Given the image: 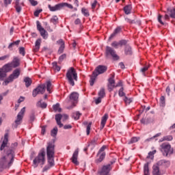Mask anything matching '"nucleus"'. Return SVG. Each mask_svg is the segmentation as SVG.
<instances>
[{"mask_svg":"<svg viewBox=\"0 0 175 175\" xmlns=\"http://www.w3.org/2000/svg\"><path fill=\"white\" fill-rule=\"evenodd\" d=\"M19 53L24 57L25 55V47H21L19 48Z\"/></svg>","mask_w":175,"mask_h":175,"instance_id":"13d9d810","label":"nucleus"},{"mask_svg":"<svg viewBox=\"0 0 175 175\" xmlns=\"http://www.w3.org/2000/svg\"><path fill=\"white\" fill-rule=\"evenodd\" d=\"M78 99L79 94H77V92H72L70 95V100H71V102H77Z\"/></svg>","mask_w":175,"mask_h":175,"instance_id":"cd10ccee","label":"nucleus"},{"mask_svg":"<svg viewBox=\"0 0 175 175\" xmlns=\"http://www.w3.org/2000/svg\"><path fill=\"white\" fill-rule=\"evenodd\" d=\"M48 158V163L50 166H54V156L47 157Z\"/></svg>","mask_w":175,"mask_h":175,"instance_id":"58836bf2","label":"nucleus"},{"mask_svg":"<svg viewBox=\"0 0 175 175\" xmlns=\"http://www.w3.org/2000/svg\"><path fill=\"white\" fill-rule=\"evenodd\" d=\"M132 11V5H127L124 8V12L125 14H131Z\"/></svg>","mask_w":175,"mask_h":175,"instance_id":"2f4dec72","label":"nucleus"},{"mask_svg":"<svg viewBox=\"0 0 175 175\" xmlns=\"http://www.w3.org/2000/svg\"><path fill=\"white\" fill-rule=\"evenodd\" d=\"M45 157L46 152L44 150H42L38 153V156L33 161V167H36L37 166H39V165H41V167H43V165L46 163Z\"/></svg>","mask_w":175,"mask_h":175,"instance_id":"20e7f679","label":"nucleus"},{"mask_svg":"<svg viewBox=\"0 0 175 175\" xmlns=\"http://www.w3.org/2000/svg\"><path fill=\"white\" fill-rule=\"evenodd\" d=\"M79 157V148H77L73 154H72V157L71 158L72 159V162L73 163H75V165H79V161H77V158Z\"/></svg>","mask_w":175,"mask_h":175,"instance_id":"f3484780","label":"nucleus"},{"mask_svg":"<svg viewBox=\"0 0 175 175\" xmlns=\"http://www.w3.org/2000/svg\"><path fill=\"white\" fill-rule=\"evenodd\" d=\"M42 12V10H38L34 12V16L35 17H38L39 16V14H40Z\"/></svg>","mask_w":175,"mask_h":175,"instance_id":"338daca9","label":"nucleus"},{"mask_svg":"<svg viewBox=\"0 0 175 175\" xmlns=\"http://www.w3.org/2000/svg\"><path fill=\"white\" fill-rule=\"evenodd\" d=\"M107 70V66L99 65L98 66L95 70L92 72V75L90 77V83L92 87L95 83V80H96V77L99 76V75H103Z\"/></svg>","mask_w":175,"mask_h":175,"instance_id":"f03ea898","label":"nucleus"},{"mask_svg":"<svg viewBox=\"0 0 175 175\" xmlns=\"http://www.w3.org/2000/svg\"><path fill=\"white\" fill-rule=\"evenodd\" d=\"M48 8L50 12H58V10H62L64 8H68V9H73V5L69 4L68 3H60L56 4L54 6H51V5H48Z\"/></svg>","mask_w":175,"mask_h":175,"instance_id":"39448f33","label":"nucleus"},{"mask_svg":"<svg viewBox=\"0 0 175 175\" xmlns=\"http://www.w3.org/2000/svg\"><path fill=\"white\" fill-rule=\"evenodd\" d=\"M53 68L56 72H59L61 70V67L58 66L56 62L52 63Z\"/></svg>","mask_w":175,"mask_h":175,"instance_id":"ea45409f","label":"nucleus"},{"mask_svg":"<svg viewBox=\"0 0 175 175\" xmlns=\"http://www.w3.org/2000/svg\"><path fill=\"white\" fill-rule=\"evenodd\" d=\"M170 91H174L175 92V85L171 84L168 85L165 90V92L167 93L168 96H170Z\"/></svg>","mask_w":175,"mask_h":175,"instance_id":"c85d7f7f","label":"nucleus"},{"mask_svg":"<svg viewBox=\"0 0 175 175\" xmlns=\"http://www.w3.org/2000/svg\"><path fill=\"white\" fill-rule=\"evenodd\" d=\"M155 152H157V150L149 152L148 155L147 156V158H150V159H152V158H154V154H155Z\"/></svg>","mask_w":175,"mask_h":175,"instance_id":"6e6d98bb","label":"nucleus"},{"mask_svg":"<svg viewBox=\"0 0 175 175\" xmlns=\"http://www.w3.org/2000/svg\"><path fill=\"white\" fill-rule=\"evenodd\" d=\"M1 69L6 74L8 72H10L12 69H13V67L10 63H8L7 64L4 65Z\"/></svg>","mask_w":175,"mask_h":175,"instance_id":"393cba45","label":"nucleus"},{"mask_svg":"<svg viewBox=\"0 0 175 175\" xmlns=\"http://www.w3.org/2000/svg\"><path fill=\"white\" fill-rule=\"evenodd\" d=\"M164 16V20L170 21L171 18H175V8H167V12H165Z\"/></svg>","mask_w":175,"mask_h":175,"instance_id":"f8f14e48","label":"nucleus"},{"mask_svg":"<svg viewBox=\"0 0 175 175\" xmlns=\"http://www.w3.org/2000/svg\"><path fill=\"white\" fill-rule=\"evenodd\" d=\"M8 137H9V134L5 133L4 135V139H3V143L0 148L1 151H2L3 150V148H5L6 147V146L8 144V142H9Z\"/></svg>","mask_w":175,"mask_h":175,"instance_id":"4be33fe9","label":"nucleus"},{"mask_svg":"<svg viewBox=\"0 0 175 175\" xmlns=\"http://www.w3.org/2000/svg\"><path fill=\"white\" fill-rule=\"evenodd\" d=\"M40 94V93L38 92V89L36 88V89H34V90H33L32 96H33V98H35V97L37 96L38 94Z\"/></svg>","mask_w":175,"mask_h":175,"instance_id":"052dcab7","label":"nucleus"},{"mask_svg":"<svg viewBox=\"0 0 175 175\" xmlns=\"http://www.w3.org/2000/svg\"><path fill=\"white\" fill-rule=\"evenodd\" d=\"M57 43L60 44L57 54H62V53H64V50H65V42H64V40L60 39L57 41Z\"/></svg>","mask_w":175,"mask_h":175,"instance_id":"dca6fc26","label":"nucleus"},{"mask_svg":"<svg viewBox=\"0 0 175 175\" xmlns=\"http://www.w3.org/2000/svg\"><path fill=\"white\" fill-rule=\"evenodd\" d=\"M51 136H53V137H55V136H57V133H58V128L55 127L51 132Z\"/></svg>","mask_w":175,"mask_h":175,"instance_id":"49530a36","label":"nucleus"},{"mask_svg":"<svg viewBox=\"0 0 175 175\" xmlns=\"http://www.w3.org/2000/svg\"><path fill=\"white\" fill-rule=\"evenodd\" d=\"M31 5H32V6H36V5H38V2L35 0H29Z\"/></svg>","mask_w":175,"mask_h":175,"instance_id":"69168bd1","label":"nucleus"},{"mask_svg":"<svg viewBox=\"0 0 175 175\" xmlns=\"http://www.w3.org/2000/svg\"><path fill=\"white\" fill-rule=\"evenodd\" d=\"M124 46V55H132L133 54V51H132V47L131 46V45L126 44Z\"/></svg>","mask_w":175,"mask_h":175,"instance_id":"a211bd4d","label":"nucleus"},{"mask_svg":"<svg viewBox=\"0 0 175 175\" xmlns=\"http://www.w3.org/2000/svg\"><path fill=\"white\" fill-rule=\"evenodd\" d=\"M65 58H66V54H63V55H60L59 57V62H62L64 61V59H65Z\"/></svg>","mask_w":175,"mask_h":175,"instance_id":"e2e57ef3","label":"nucleus"},{"mask_svg":"<svg viewBox=\"0 0 175 175\" xmlns=\"http://www.w3.org/2000/svg\"><path fill=\"white\" fill-rule=\"evenodd\" d=\"M54 144L49 142L48 143V146L46 147V156L47 157H54V154H55V151Z\"/></svg>","mask_w":175,"mask_h":175,"instance_id":"4468645a","label":"nucleus"},{"mask_svg":"<svg viewBox=\"0 0 175 175\" xmlns=\"http://www.w3.org/2000/svg\"><path fill=\"white\" fill-rule=\"evenodd\" d=\"M50 21H51V23H52V24H54V25H57V24H58V21H59L58 16H57V15L52 16Z\"/></svg>","mask_w":175,"mask_h":175,"instance_id":"473e14b6","label":"nucleus"},{"mask_svg":"<svg viewBox=\"0 0 175 175\" xmlns=\"http://www.w3.org/2000/svg\"><path fill=\"white\" fill-rule=\"evenodd\" d=\"M124 102L126 103V105H131L132 103V98H129L127 96H124L123 99Z\"/></svg>","mask_w":175,"mask_h":175,"instance_id":"a18cd8bd","label":"nucleus"},{"mask_svg":"<svg viewBox=\"0 0 175 175\" xmlns=\"http://www.w3.org/2000/svg\"><path fill=\"white\" fill-rule=\"evenodd\" d=\"M53 109L55 111H58V113H61L62 111L61 107H59V103H56L53 105Z\"/></svg>","mask_w":175,"mask_h":175,"instance_id":"a19ab883","label":"nucleus"},{"mask_svg":"<svg viewBox=\"0 0 175 175\" xmlns=\"http://www.w3.org/2000/svg\"><path fill=\"white\" fill-rule=\"evenodd\" d=\"M46 90L49 92V94H51V89L53 88V85H51V82L48 81L46 84H42L38 85L36 89L38 90V92L43 95L46 92Z\"/></svg>","mask_w":175,"mask_h":175,"instance_id":"0eeeda50","label":"nucleus"},{"mask_svg":"<svg viewBox=\"0 0 175 175\" xmlns=\"http://www.w3.org/2000/svg\"><path fill=\"white\" fill-rule=\"evenodd\" d=\"M165 96H162L160 98V106H161L162 107H164L165 106Z\"/></svg>","mask_w":175,"mask_h":175,"instance_id":"864d4df0","label":"nucleus"},{"mask_svg":"<svg viewBox=\"0 0 175 175\" xmlns=\"http://www.w3.org/2000/svg\"><path fill=\"white\" fill-rule=\"evenodd\" d=\"M97 159L95 160L96 163H100L106 157V153H97L96 154Z\"/></svg>","mask_w":175,"mask_h":175,"instance_id":"6ab92c4d","label":"nucleus"},{"mask_svg":"<svg viewBox=\"0 0 175 175\" xmlns=\"http://www.w3.org/2000/svg\"><path fill=\"white\" fill-rule=\"evenodd\" d=\"M105 150H106V146H102L100 150H98V154H106V152H105Z\"/></svg>","mask_w":175,"mask_h":175,"instance_id":"bf43d9fd","label":"nucleus"},{"mask_svg":"<svg viewBox=\"0 0 175 175\" xmlns=\"http://www.w3.org/2000/svg\"><path fill=\"white\" fill-rule=\"evenodd\" d=\"M37 107H41V109H46L47 107V103H42V100H40L37 103Z\"/></svg>","mask_w":175,"mask_h":175,"instance_id":"f704fd0d","label":"nucleus"},{"mask_svg":"<svg viewBox=\"0 0 175 175\" xmlns=\"http://www.w3.org/2000/svg\"><path fill=\"white\" fill-rule=\"evenodd\" d=\"M161 151L164 157H167V155H172L173 154V148L170 144L163 143L161 145Z\"/></svg>","mask_w":175,"mask_h":175,"instance_id":"6e6552de","label":"nucleus"},{"mask_svg":"<svg viewBox=\"0 0 175 175\" xmlns=\"http://www.w3.org/2000/svg\"><path fill=\"white\" fill-rule=\"evenodd\" d=\"M4 77H6V74L2 68H0V80H3Z\"/></svg>","mask_w":175,"mask_h":175,"instance_id":"3c124183","label":"nucleus"},{"mask_svg":"<svg viewBox=\"0 0 175 175\" xmlns=\"http://www.w3.org/2000/svg\"><path fill=\"white\" fill-rule=\"evenodd\" d=\"M25 113V107L21 109V111L17 115V118L15 120V128H17L18 125H20L21 124V121H23V118L24 117V114Z\"/></svg>","mask_w":175,"mask_h":175,"instance_id":"ddd939ff","label":"nucleus"},{"mask_svg":"<svg viewBox=\"0 0 175 175\" xmlns=\"http://www.w3.org/2000/svg\"><path fill=\"white\" fill-rule=\"evenodd\" d=\"M102 102V97H98L97 99L95 100L96 105H99Z\"/></svg>","mask_w":175,"mask_h":175,"instance_id":"774afa93","label":"nucleus"},{"mask_svg":"<svg viewBox=\"0 0 175 175\" xmlns=\"http://www.w3.org/2000/svg\"><path fill=\"white\" fill-rule=\"evenodd\" d=\"M36 25H37V29L39 31L42 38L43 39H47L49 38V33H47V31L42 27V25H40V22L39 21H36Z\"/></svg>","mask_w":175,"mask_h":175,"instance_id":"9b49d317","label":"nucleus"},{"mask_svg":"<svg viewBox=\"0 0 175 175\" xmlns=\"http://www.w3.org/2000/svg\"><path fill=\"white\" fill-rule=\"evenodd\" d=\"M152 169L153 175H161V172L159 171V167H158V165H153Z\"/></svg>","mask_w":175,"mask_h":175,"instance_id":"7c9ffc66","label":"nucleus"},{"mask_svg":"<svg viewBox=\"0 0 175 175\" xmlns=\"http://www.w3.org/2000/svg\"><path fill=\"white\" fill-rule=\"evenodd\" d=\"M66 77L70 85L74 87L75 81H77V72L73 67H70L66 74Z\"/></svg>","mask_w":175,"mask_h":175,"instance_id":"7ed1b4c3","label":"nucleus"},{"mask_svg":"<svg viewBox=\"0 0 175 175\" xmlns=\"http://www.w3.org/2000/svg\"><path fill=\"white\" fill-rule=\"evenodd\" d=\"M18 44H20V40H16L14 42L10 43L8 46V49H9V50H12L13 46H18Z\"/></svg>","mask_w":175,"mask_h":175,"instance_id":"c9c22d12","label":"nucleus"},{"mask_svg":"<svg viewBox=\"0 0 175 175\" xmlns=\"http://www.w3.org/2000/svg\"><path fill=\"white\" fill-rule=\"evenodd\" d=\"M96 5H98V1L94 0L92 3V9H95V8H96Z\"/></svg>","mask_w":175,"mask_h":175,"instance_id":"0e129e2a","label":"nucleus"},{"mask_svg":"<svg viewBox=\"0 0 175 175\" xmlns=\"http://www.w3.org/2000/svg\"><path fill=\"white\" fill-rule=\"evenodd\" d=\"M98 96L100 98H105L106 96V93L105 92V88H101L98 92Z\"/></svg>","mask_w":175,"mask_h":175,"instance_id":"79ce46f5","label":"nucleus"},{"mask_svg":"<svg viewBox=\"0 0 175 175\" xmlns=\"http://www.w3.org/2000/svg\"><path fill=\"white\" fill-rule=\"evenodd\" d=\"M122 29L121 28V27H118L117 28L115 29L113 33H112L109 37V39H113V38H114V36H116V35L120 33V32H121V30Z\"/></svg>","mask_w":175,"mask_h":175,"instance_id":"c756f323","label":"nucleus"},{"mask_svg":"<svg viewBox=\"0 0 175 175\" xmlns=\"http://www.w3.org/2000/svg\"><path fill=\"white\" fill-rule=\"evenodd\" d=\"M21 5H23L24 3L22 2L20 3V0H15V9L17 13L21 12Z\"/></svg>","mask_w":175,"mask_h":175,"instance_id":"b1692460","label":"nucleus"},{"mask_svg":"<svg viewBox=\"0 0 175 175\" xmlns=\"http://www.w3.org/2000/svg\"><path fill=\"white\" fill-rule=\"evenodd\" d=\"M10 58V55H5L0 57V61H6V59H9Z\"/></svg>","mask_w":175,"mask_h":175,"instance_id":"5fc2aeb1","label":"nucleus"},{"mask_svg":"<svg viewBox=\"0 0 175 175\" xmlns=\"http://www.w3.org/2000/svg\"><path fill=\"white\" fill-rule=\"evenodd\" d=\"M12 68H17L20 66V59L17 57H14L12 62L10 63Z\"/></svg>","mask_w":175,"mask_h":175,"instance_id":"412c9836","label":"nucleus"},{"mask_svg":"<svg viewBox=\"0 0 175 175\" xmlns=\"http://www.w3.org/2000/svg\"><path fill=\"white\" fill-rule=\"evenodd\" d=\"M114 77H116V74L113 72L110 75V77L108 79L107 88L109 92H111L116 88V80H114Z\"/></svg>","mask_w":175,"mask_h":175,"instance_id":"1a4fd4ad","label":"nucleus"},{"mask_svg":"<svg viewBox=\"0 0 175 175\" xmlns=\"http://www.w3.org/2000/svg\"><path fill=\"white\" fill-rule=\"evenodd\" d=\"M166 163H167V161H166L165 160H160L159 161L157 162L156 166H165Z\"/></svg>","mask_w":175,"mask_h":175,"instance_id":"37998d69","label":"nucleus"},{"mask_svg":"<svg viewBox=\"0 0 175 175\" xmlns=\"http://www.w3.org/2000/svg\"><path fill=\"white\" fill-rule=\"evenodd\" d=\"M128 44V40H120L119 42L114 41L111 44V46L112 47H114V49H118V46H120L122 47V46H126Z\"/></svg>","mask_w":175,"mask_h":175,"instance_id":"2eb2a0df","label":"nucleus"},{"mask_svg":"<svg viewBox=\"0 0 175 175\" xmlns=\"http://www.w3.org/2000/svg\"><path fill=\"white\" fill-rule=\"evenodd\" d=\"M150 68L149 66H145L144 68H141L140 72L143 73L144 76H146V72L148 70V68Z\"/></svg>","mask_w":175,"mask_h":175,"instance_id":"8fccbe9b","label":"nucleus"},{"mask_svg":"<svg viewBox=\"0 0 175 175\" xmlns=\"http://www.w3.org/2000/svg\"><path fill=\"white\" fill-rule=\"evenodd\" d=\"M118 95H119V96H120V97L124 96V97L125 98V96H126L125 92H124V87H122V88L119 90Z\"/></svg>","mask_w":175,"mask_h":175,"instance_id":"c03bdc74","label":"nucleus"},{"mask_svg":"<svg viewBox=\"0 0 175 175\" xmlns=\"http://www.w3.org/2000/svg\"><path fill=\"white\" fill-rule=\"evenodd\" d=\"M133 24H136V25H142V21L140 19L135 18L133 20Z\"/></svg>","mask_w":175,"mask_h":175,"instance_id":"09e8293b","label":"nucleus"},{"mask_svg":"<svg viewBox=\"0 0 175 175\" xmlns=\"http://www.w3.org/2000/svg\"><path fill=\"white\" fill-rule=\"evenodd\" d=\"M81 13L85 16V17H89L90 16V11H88V9L85 8H81Z\"/></svg>","mask_w":175,"mask_h":175,"instance_id":"72a5a7b5","label":"nucleus"},{"mask_svg":"<svg viewBox=\"0 0 175 175\" xmlns=\"http://www.w3.org/2000/svg\"><path fill=\"white\" fill-rule=\"evenodd\" d=\"M14 162V150L9 148L6 151V156L0 159V165L3 169H9Z\"/></svg>","mask_w":175,"mask_h":175,"instance_id":"f257e3e1","label":"nucleus"},{"mask_svg":"<svg viewBox=\"0 0 175 175\" xmlns=\"http://www.w3.org/2000/svg\"><path fill=\"white\" fill-rule=\"evenodd\" d=\"M140 140V137H133L131 140L129 142V144H133V143H137V142Z\"/></svg>","mask_w":175,"mask_h":175,"instance_id":"e433bc0d","label":"nucleus"},{"mask_svg":"<svg viewBox=\"0 0 175 175\" xmlns=\"http://www.w3.org/2000/svg\"><path fill=\"white\" fill-rule=\"evenodd\" d=\"M80 116H81V113L80 112L77 111L72 114V117L75 120H77L79 118H80Z\"/></svg>","mask_w":175,"mask_h":175,"instance_id":"de8ad7c7","label":"nucleus"},{"mask_svg":"<svg viewBox=\"0 0 175 175\" xmlns=\"http://www.w3.org/2000/svg\"><path fill=\"white\" fill-rule=\"evenodd\" d=\"M23 81L27 88L31 87L32 84V79L31 78H29V77H26L23 79Z\"/></svg>","mask_w":175,"mask_h":175,"instance_id":"a878e982","label":"nucleus"},{"mask_svg":"<svg viewBox=\"0 0 175 175\" xmlns=\"http://www.w3.org/2000/svg\"><path fill=\"white\" fill-rule=\"evenodd\" d=\"M144 175H150V170L148 169V163H146L144 166Z\"/></svg>","mask_w":175,"mask_h":175,"instance_id":"4c0bfd02","label":"nucleus"},{"mask_svg":"<svg viewBox=\"0 0 175 175\" xmlns=\"http://www.w3.org/2000/svg\"><path fill=\"white\" fill-rule=\"evenodd\" d=\"M21 73V70L20 68L15 69L11 75L6 79L4 81L5 85H8L9 83H13L16 79H18L20 74Z\"/></svg>","mask_w":175,"mask_h":175,"instance_id":"423d86ee","label":"nucleus"},{"mask_svg":"<svg viewBox=\"0 0 175 175\" xmlns=\"http://www.w3.org/2000/svg\"><path fill=\"white\" fill-rule=\"evenodd\" d=\"M107 118H109V115L107 114H105L101 120V123H100V129H103L105 128V126L106 125V122L107 121Z\"/></svg>","mask_w":175,"mask_h":175,"instance_id":"5701e85b","label":"nucleus"},{"mask_svg":"<svg viewBox=\"0 0 175 175\" xmlns=\"http://www.w3.org/2000/svg\"><path fill=\"white\" fill-rule=\"evenodd\" d=\"M42 43V38H38L36 40V43H35V46L33 49V51L34 53H38L40 49V44Z\"/></svg>","mask_w":175,"mask_h":175,"instance_id":"aec40b11","label":"nucleus"},{"mask_svg":"<svg viewBox=\"0 0 175 175\" xmlns=\"http://www.w3.org/2000/svg\"><path fill=\"white\" fill-rule=\"evenodd\" d=\"M106 55L107 57H109V55H111L114 61H118V59H120V56L117 55V53H116V50L110 46L106 47Z\"/></svg>","mask_w":175,"mask_h":175,"instance_id":"9d476101","label":"nucleus"},{"mask_svg":"<svg viewBox=\"0 0 175 175\" xmlns=\"http://www.w3.org/2000/svg\"><path fill=\"white\" fill-rule=\"evenodd\" d=\"M164 140H165V142H172V140H173V136L172 135L164 136Z\"/></svg>","mask_w":175,"mask_h":175,"instance_id":"4d7b16f0","label":"nucleus"},{"mask_svg":"<svg viewBox=\"0 0 175 175\" xmlns=\"http://www.w3.org/2000/svg\"><path fill=\"white\" fill-rule=\"evenodd\" d=\"M92 125V122H90L87 127H86V133L88 136V135H90V132H91V126Z\"/></svg>","mask_w":175,"mask_h":175,"instance_id":"603ef678","label":"nucleus"},{"mask_svg":"<svg viewBox=\"0 0 175 175\" xmlns=\"http://www.w3.org/2000/svg\"><path fill=\"white\" fill-rule=\"evenodd\" d=\"M157 20H158L159 23H160V24H161V25H165V23H163V21H162V15L159 14Z\"/></svg>","mask_w":175,"mask_h":175,"instance_id":"680f3d73","label":"nucleus"},{"mask_svg":"<svg viewBox=\"0 0 175 175\" xmlns=\"http://www.w3.org/2000/svg\"><path fill=\"white\" fill-rule=\"evenodd\" d=\"M61 120H62V115L61 114L55 115V120L57 125H59V128H62V126H64V124L61 123Z\"/></svg>","mask_w":175,"mask_h":175,"instance_id":"bb28decb","label":"nucleus"}]
</instances>
